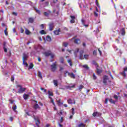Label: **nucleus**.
I'll use <instances>...</instances> for the list:
<instances>
[{
	"label": "nucleus",
	"mask_w": 127,
	"mask_h": 127,
	"mask_svg": "<svg viewBox=\"0 0 127 127\" xmlns=\"http://www.w3.org/2000/svg\"><path fill=\"white\" fill-rule=\"evenodd\" d=\"M52 59H53V58H54V57L55 56V55L53 54H52V53H51V55H50Z\"/></svg>",
	"instance_id": "nucleus-51"
},
{
	"label": "nucleus",
	"mask_w": 127,
	"mask_h": 127,
	"mask_svg": "<svg viewBox=\"0 0 127 127\" xmlns=\"http://www.w3.org/2000/svg\"><path fill=\"white\" fill-rule=\"evenodd\" d=\"M70 18H71V19H75L76 18L75 16H72V15H70Z\"/></svg>",
	"instance_id": "nucleus-58"
},
{
	"label": "nucleus",
	"mask_w": 127,
	"mask_h": 127,
	"mask_svg": "<svg viewBox=\"0 0 127 127\" xmlns=\"http://www.w3.org/2000/svg\"><path fill=\"white\" fill-rule=\"evenodd\" d=\"M25 33L26 34V35H29V34H31V32L26 28L25 30Z\"/></svg>",
	"instance_id": "nucleus-14"
},
{
	"label": "nucleus",
	"mask_w": 127,
	"mask_h": 127,
	"mask_svg": "<svg viewBox=\"0 0 127 127\" xmlns=\"http://www.w3.org/2000/svg\"><path fill=\"white\" fill-rule=\"evenodd\" d=\"M11 81L12 82H13V81H14V76H11Z\"/></svg>",
	"instance_id": "nucleus-54"
},
{
	"label": "nucleus",
	"mask_w": 127,
	"mask_h": 127,
	"mask_svg": "<svg viewBox=\"0 0 127 127\" xmlns=\"http://www.w3.org/2000/svg\"><path fill=\"white\" fill-rule=\"evenodd\" d=\"M1 26H2L3 27H7V26H6V24H4V23H1Z\"/></svg>",
	"instance_id": "nucleus-55"
},
{
	"label": "nucleus",
	"mask_w": 127,
	"mask_h": 127,
	"mask_svg": "<svg viewBox=\"0 0 127 127\" xmlns=\"http://www.w3.org/2000/svg\"><path fill=\"white\" fill-rule=\"evenodd\" d=\"M67 63L69 64L70 66H73V63H72V61L69 59L67 61Z\"/></svg>",
	"instance_id": "nucleus-29"
},
{
	"label": "nucleus",
	"mask_w": 127,
	"mask_h": 127,
	"mask_svg": "<svg viewBox=\"0 0 127 127\" xmlns=\"http://www.w3.org/2000/svg\"><path fill=\"white\" fill-rule=\"evenodd\" d=\"M94 15L95 16H96V17H98V16H99V13L96 12H94Z\"/></svg>",
	"instance_id": "nucleus-52"
},
{
	"label": "nucleus",
	"mask_w": 127,
	"mask_h": 127,
	"mask_svg": "<svg viewBox=\"0 0 127 127\" xmlns=\"http://www.w3.org/2000/svg\"><path fill=\"white\" fill-rule=\"evenodd\" d=\"M74 43L75 44H80L81 43V40L79 39H75Z\"/></svg>",
	"instance_id": "nucleus-11"
},
{
	"label": "nucleus",
	"mask_w": 127,
	"mask_h": 127,
	"mask_svg": "<svg viewBox=\"0 0 127 127\" xmlns=\"http://www.w3.org/2000/svg\"><path fill=\"white\" fill-rule=\"evenodd\" d=\"M83 88H84V86L83 85H80L79 87V90L80 91H82V89H83Z\"/></svg>",
	"instance_id": "nucleus-37"
},
{
	"label": "nucleus",
	"mask_w": 127,
	"mask_h": 127,
	"mask_svg": "<svg viewBox=\"0 0 127 127\" xmlns=\"http://www.w3.org/2000/svg\"><path fill=\"white\" fill-rule=\"evenodd\" d=\"M79 50H80L79 49V48L76 49L75 51L74 52V54H76V53H78V52H79Z\"/></svg>",
	"instance_id": "nucleus-46"
},
{
	"label": "nucleus",
	"mask_w": 127,
	"mask_h": 127,
	"mask_svg": "<svg viewBox=\"0 0 127 127\" xmlns=\"http://www.w3.org/2000/svg\"><path fill=\"white\" fill-rule=\"evenodd\" d=\"M27 60V55L25 54H23V62Z\"/></svg>",
	"instance_id": "nucleus-12"
},
{
	"label": "nucleus",
	"mask_w": 127,
	"mask_h": 127,
	"mask_svg": "<svg viewBox=\"0 0 127 127\" xmlns=\"http://www.w3.org/2000/svg\"><path fill=\"white\" fill-rule=\"evenodd\" d=\"M48 26H49V30H50V31H52V30L54 29V27H55V25H54V22H51L49 23L48 24Z\"/></svg>",
	"instance_id": "nucleus-5"
},
{
	"label": "nucleus",
	"mask_w": 127,
	"mask_h": 127,
	"mask_svg": "<svg viewBox=\"0 0 127 127\" xmlns=\"http://www.w3.org/2000/svg\"><path fill=\"white\" fill-rule=\"evenodd\" d=\"M121 34L123 36H125L126 35V30L125 29V28H123L121 30Z\"/></svg>",
	"instance_id": "nucleus-10"
},
{
	"label": "nucleus",
	"mask_w": 127,
	"mask_h": 127,
	"mask_svg": "<svg viewBox=\"0 0 127 127\" xmlns=\"http://www.w3.org/2000/svg\"><path fill=\"white\" fill-rule=\"evenodd\" d=\"M51 103H52L53 105H55L54 100H53V99H51Z\"/></svg>",
	"instance_id": "nucleus-63"
},
{
	"label": "nucleus",
	"mask_w": 127,
	"mask_h": 127,
	"mask_svg": "<svg viewBox=\"0 0 127 127\" xmlns=\"http://www.w3.org/2000/svg\"><path fill=\"white\" fill-rule=\"evenodd\" d=\"M89 57V55H84V58H85L86 60H88V58Z\"/></svg>",
	"instance_id": "nucleus-41"
},
{
	"label": "nucleus",
	"mask_w": 127,
	"mask_h": 127,
	"mask_svg": "<svg viewBox=\"0 0 127 127\" xmlns=\"http://www.w3.org/2000/svg\"><path fill=\"white\" fill-rule=\"evenodd\" d=\"M23 64L25 65L26 67H28V64H27L25 61L23 62Z\"/></svg>",
	"instance_id": "nucleus-34"
},
{
	"label": "nucleus",
	"mask_w": 127,
	"mask_h": 127,
	"mask_svg": "<svg viewBox=\"0 0 127 127\" xmlns=\"http://www.w3.org/2000/svg\"><path fill=\"white\" fill-rule=\"evenodd\" d=\"M12 14H13V15H15V16H17V12H13L12 13Z\"/></svg>",
	"instance_id": "nucleus-50"
},
{
	"label": "nucleus",
	"mask_w": 127,
	"mask_h": 127,
	"mask_svg": "<svg viewBox=\"0 0 127 127\" xmlns=\"http://www.w3.org/2000/svg\"><path fill=\"white\" fill-rule=\"evenodd\" d=\"M9 121H10V122H12V121H13V117H10Z\"/></svg>",
	"instance_id": "nucleus-62"
},
{
	"label": "nucleus",
	"mask_w": 127,
	"mask_h": 127,
	"mask_svg": "<svg viewBox=\"0 0 127 127\" xmlns=\"http://www.w3.org/2000/svg\"><path fill=\"white\" fill-rule=\"evenodd\" d=\"M45 3L47 6H48L49 5V2L48 1L45 2Z\"/></svg>",
	"instance_id": "nucleus-60"
},
{
	"label": "nucleus",
	"mask_w": 127,
	"mask_h": 127,
	"mask_svg": "<svg viewBox=\"0 0 127 127\" xmlns=\"http://www.w3.org/2000/svg\"><path fill=\"white\" fill-rule=\"evenodd\" d=\"M69 45V44L68 43L64 42L63 43V46H64V47H67Z\"/></svg>",
	"instance_id": "nucleus-30"
},
{
	"label": "nucleus",
	"mask_w": 127,
	"mask_h": 127,
	"mask_svg": "<svg viewBox=\"0 0 127 127\" xmlns=\"http://www.w3.org/2000/svg\"><path fill=\"white\" fill-rule=\"evenodd\" d=\"M92 63L93 65H95V66H97V65H98V64L95 61H93Z\"/></svg>",
	"instance_id": "nucleus-47"
},
{
	"label": "nucleus",
	"mask_w": 127,
	"mask_h": 127,
	"mask_svg": "<svg viewBox=\"0 0 127 127\" xmlns=\"http://www.w3.org/2000/svg\"><path fill=\"white\" fill-rule=\"evenodd\" d=\"M83 53H84V51H80L79 59H82L83 58Z\"/></svg>",
	"instance_id": "nucleus-25"
},
{
	"label": "nucleus",
	"mask_w": 127,
	"mask_h": 127,
	"mask_svg": "<svg viewBox=\"0 0 127 127\" xmlns=\"http://www.w3.org/2000/svg\"><path fill=\"white\" fill-rule=\"evenodd\" d=\"M67 74H68V76L70 77L72 79H75L76 78V75L74 74V72H71V73L68 71H64V77H67Z\"/></svg>",
	"instance_id": "nucleus-1"
},
{
	"label": "nucleus",
	"mask_w": 127,
	"mask_h": 127,
	"mask_svg": "<svg viewBox=\"0 0 127 127\" xmlns=\"http://www.w3.org/2000/svg\"><path fill=\"white\" fill-rule=\"evenodd\" d=\"M126 72H127V66L124 67L123 71L121 73V75H123V77H127V73H126Z\"/></svg>",
	"instance_id": "nucleus-6"
},
{
	"label": "nucleus",
	"mask_w": 127,
	"mask_h": 127,
	"mask_svg": "<svg viewBox=\"0 0 127 127\" xmlns=\"http://www.w3.org/2000/svg\"><path fill=\"white\" fill-rule=\"evenodd\" d=\"M108 82L109 83H111L112 81L110 80V79L109 78V76L107 75H105L103 77V84L105 85V86H107L108 85Z\"/></svg>",
	"instance_id": "nucleus-2"
},
{
	"label": "nucleus",
	"mask_w": 127,
	"mask_h": 127,
	"mask_svg": "<svg viewBox=\"0 0 127 127\" xmlns=\"http://www.w3.org/2000/svg\"><path fill=\"white\" fill-rule=\"evenodd\" d=\"M97 79V77L95 75V74H93V80H96Z\"/></svg>",
	"instance_id": "nucleus-61"
},
{
	"label": "nucleus",
	"mask_w": 127,
	"mask_h": 127,
	"mask_svg": "<svg viewBox=\"0 0 127 127\" xmlns=\"http://www.w3.org/2000/svg\"><path fill=\"white\" fill-rule=\"evenodd\" d=\"M114 99H115L116 100H119V97L117 96V95H115L114 96Z\"/></svg>",
	"instance_id": "nucleus-49"
},
{
	"label": "nucleus",
	"mask_w": 127,
	"mask_h": 127,
	"mask_svg": "<svg viewBox=\"0 0 127 127\" xmlns=\"http://www.w3.org/2000/svg\"><path fill=\"white\" fill-rule=\"evenodd\" d=\"M17 109V106L16 105H14V106L12 107V110L14 111V112H15V110Z\"/></svg>",
	"instance_id": "nucleus-38"
},
{
	"label": "nucleus",
	"mask_w": 127,
	"mask_h": 127,
	"mask_svg": "<svg viewBox=\"0 0 127 127\" xmlns=\"http://www.w3.org/2000/svg\"><path fill=\"white\" fill-rule=\"evenodd\" d=\"M28 21L30 23H33L34 22V19L32 17H29L28 18Z\"/></svg>",
	"instance_id": "nucleus-15"
},
{
	"label": "nucleus",
	"mask_w": 127,
	"mask_h": 127,
	"mask_svg": "<svg viewBox=\"0 0 127 127\" xmlns=\"http://www.w3.org/2000/svg\"><path fill=\"white\" fill-rule=\"evenodd\" d=\"M39 33L42 34V35H43V34H46V32L44 30H42L40 31Z\"/></svg>",
	"instance_id": "nucleus-24"
},
{
	"label": "nucleus",
	"mask_w": 127,
	"mask_h": 127,
	"mask_svg": "<svg viewBox=\"0 0 127 127\" xmlns=\"http://www.w3.org/2000/svg\"><path fill=\"white\" fill-rule=\"evenodd\" d=\"M28 97L29 96L27 94H24L23 95V98L24 100H27V99H28Z\"/></svg>",
	"instance_id": "nucleus-28"
},
{
	"label": "nucleus",
	"mask_w": 127,
	"mask_h": 127,
	"mask_svg": "<svg viewBox=\"0 0 127 127\" xmlns=\"http://www.w3.org/2000/svg\"><path fill=\"white\" fill-rule=\"evenodd\" d=\"M44 14L45 16H48L49 15V13H48L47 12H44Z\"/></svg>",
	"instance_id": "nucleus-43"
},
{
	"label": "nucleus",
	"mask_w": 127,
	"mask_h": 127,
	"mask_svg": "<svg viewBox=\"0 0 127 127\" xmlns=\"http://www.w3.org/2000/svg\"><path fill=\"white\" fill-rule=\"evenodd\" d=\"M64 122V119L63 117L61 118V120H60V123L62 124V123H63Z\"/></svg>",
	"instance_id": "nucleus-44"
},
{
	"label": "nucleus",
	"mask_w": 127,
	"mask_h": 127,
	"mask_svg": "<svg viewBox=\"0 0 127 127\" xmlns=\"http://www.w3.org/2000/svg\"><path fill=\"white\" fill-rule=\"evenodd\" d=\"M101 113L99 112H94L92 114L93 117H100L101 116Z\"/></svg>",
	"instance_id": "nucleus-9"
},
{
	"label": "nucleus",
	"mask_w": 127,
	"mask_h": 127,
	"mask_svg": "<svg viewBox=\"0 0 127 127\" xmlns=\"http://www.w3.org/2000/svg\"><path fill=\"white\" fill-rule=\"evenodd\" d=\"M38 76L39 78H40V79H42V74H41V72L40 71L38 72Z\"/></svg>",
	"instance_id": "nucleus-21"
},
{
	"label": "nucleus",
	"mask_w": 127,
	"mask_h": 127,
	"mask_svg": "<svg viewBox=\"0 0 127 127\" xmlns=\"http://www.w3.org/2000/svg\"><path fill=\"white\" fill-rule=\"evenodd\" d=\"M35 10H36V12L38 13V14H41V12H40V10L36 9V8H34Z\"/></svg>",
	"instance_id": "nucleus-31"
},
{
	"label": "nucleus",
	"mask_w": 127,
	"mask_h": 127,
	"mask_svg": "<svg viewBox=\"0 0 127 127\" xmlns=\"http://www.w3.org/2000/svg\"><path fill=\"white\" fill-rule=\"evenodd\" d=\"M58 126L60 127H63V125H61L60 123H58Z\"/></svg>",
	"instance_id": "nucleus-64"
},
{
	"label": "nucleus",
	"mask_w": 127,
	"mask_h": 127,
	"mask_svg": "<svg viewBox=\"0 0 127 127\" xmlns=\"http://www.w3.org/2000/svg\"><path fill=\"white\" fill-rule=\"evenodd\" d=\"M48 94L50 96H53V93L50 91H48Z\"/></svg>",
	"instance_id": "nucleus-36"
},
{
	"label": "nucleus",
	"mask_w": 127,
	"mask_h": 127,
	"mask_svg": "<svg viewBox=\"0 0 127 127\" xmlns=\"http://www.w3.org/2000/svg\"><path fill=\"white\" fill-rule=\"evenodd\" d=\"M4 33L5 35H6V36H7V35H8V33L7 32V27H6L5 28V30H4Z\"/></svg>",
	"instance_id": "nucleus-20"
},
{
	"label": "nucleus",
	"mask_w": 127,
	"mask_h": 127,
	"mask_svg": "<svg viewBox=\"0 0 127 127\" xmlns=\"http://www.w3.org/2000/svg\"><path fill=\"white\" fill-rule=\"evenodd\" d=\"M70 23H75V19H71V20H70Z\"/></svg>",
	"instance_id": "nucleus-42"
},
{
	"label": "nucleus",
	"mask_w": 127,
	"mask_h": 127,
	"mask_svg": "<svg viewBox=\"0 0 127 127\" xmlns=\"http://www.w3.org/2000/svg\"><path fill=\"white\" fill-rule=\"evenodd\" d=\"M97 51H93V55H95L96 56V55H97Z\"/></svg>",
	"instance_id": "nucleus-56"
},
{
	"label": "nucleus",
	"mask_w": 127,
	"mask_h": 127,
	"mask_svg": "<svg viewBox=\"0 0 127 127\" xmlns=\"http://www.w3.org/2000/svg\"><path fill=\"white\" fill-rule=\"evenodd\" d=\"M33 67H34V64L32 63L30 64L28 70H30V69H33Z\"/></svg>",
	"instance_id": "nucleus-17"
},
{
	"label": "nucleus",
	"mask_w": 127,
	"mask_h": 127,
	"mask_svg": "<svg viewBox=\"0 0 127 127\" xmlns=\"http://www.w3.org/2000/svg\"><path fill=\"white\" fill-rule=\"evenodd\" d=\"M44 55L46 56V57H49V56H50L51 55V51H48L47 52H45L43 53Z\"/></svg>",
	"instance_id": "nucleus-7"
},
{
	"label": "nucleus",
	"mask_w": 127,
	"mask_h": 127,
	"mask_svg": "<svg viewBox=\"0 0 127 127\" xmlns=\"http://www.w3.org/2000/svg\"><path fill=\"white\" fill-rule=\"evenodd\" d=\"M64 69V68H63V67H62V66L60 67V71H63Z\"/></svg>",
	"instance_id": "nucleus-57"
},
{
	"label": "nucleus",
	"mask_w": 127,
	"mask_h": 127,
	"mask_svg": "<svg viewBox=\"0 0 127 127\" xmlns=\"http://www.w3.org/2000/svg\"><path fill=\"white\" fill-rule=\"evenodd\" d=\"M41 29H44V24H42L40 25Z\"/></svg>",
	"instance_id": "nucleus-45"
},
{
	"label": "nucleus",
	"mask_w": 127,
	"mask_h": 127,
	"mask_svg": "<svg viewBox=\"0 0 127 127\" xmlns=\"http://www.w3.org/2000/svg\"><path fill=\"white\" fill-rule=\"evenodd\" d=\"M109 102H110V103H111V104H114V105L116 104V101L113 100L112 99H110Z\"/></svg>",
	"instance_id": "nucleus-32"
},
{
	"label": "nucleus",
	"mask_w": 127,
	"mask_h": 127,
	"mask_svg": "<svg viewBox=\"0 0 127 127\" xmlns=\"http://www.w3.org/2000/svg\"><path fill=\"white\" fill-rule=\"evenodd\" d=\"M97 75H100V74H102V73H103V70L99 68H97Z\"/></svg>",
	"instance_id": "nucleus-18"
},
{
	"label": "nucleus",
	"mask_w": 127,
	"mask_h": 127,
	"mask_svg": "<svg viewBox=\"0 0 127 127\" xmlns=\"http://www.w3.org/2000/svg\"><path fill=\"white\" fill-rule=\"evenodd\" d=\"M33 108L35 109V110H37V109L39 108V105H38V104L36 103L34 105Z\"/></svg>",
	"instance_id": "nucleus-22"
},
{
	"label": "nucleus",
	"mask_w": 127,
	"mask_h": 127,
	"mask_svg": "<svg viewBox=\"0 0 127 127\" xmlns=\"http://www.w3.org/2000/svg\"><path fill=\"white\" fill-rule=\"evenodd\" d=\"M17 87L20 88L18 90V93H19V94H22V93L25 92V90H26V88H22V86L20 85H17Z\"/></svg>",
	"instance_id": "nucleus-4"
},
{
	"label": "nucleus",
	"mask_w": 127,
	"mask_h": 127,
	"mask_svg": "<svg viewBox=\"0 0 127 127\" xmlns=\"http://www.w3.org/2000/svg\"><path fill=\"white\" fill-rule=\"evenodd\" d=\"M86 125L84 124V123H81L79 125H78V127H85Z\"/></svg>",
	"instance_id": "nucleus-26"
},
{
	"label": "nucleus",
	"mask_w": 127,
	"mask_h": 127,
	"mask_svg": "<svg viewBox=\"0 0 127 127\" xmlns=\"http://www.w3.org/2000/svg\"><path fill=\"white\" fill-rule=\"evenodd\" d=\"M60 63L62 64H64V58H63V57H61L60 58Z\"/></svg>",
	"instance_id": "nucleus-27"
},
{
	"label": "nucleus",
	"mask_w": 127,
	"mask_h": 127,
	"mask_svg": "<svg viewBox=\"0 0 127 127\" xmlns=\"http://www.w3.org/2000/svg\"><path fill=\"white\" fill-rule=\"evenodd\" d=\"M47 41H49V42H51V41H52V39H51V37H50V36H47Z\"/></svg>",
	"instance_id": "nucleus-19"
},
{
	"label": "nucleus",
	"mask_w": 127,
	"mask_h": 127,
	"mask_svg": "<svg viewBox=\"0 0 127 127\" xmlns=\"http://www.w3.org/2000/svg\"><path fill=\"white\" fill-rule=\"evenodd\" d=\"M57 102L58 105H62L63 104L61 103V99H60Z\"/></svg>",
	"instance_id": "nucleus-40"
},
{
	"label": "nucleus",
	"mask_w": 127,
	"mask_h": 127,
	"mask_svg": "<svg viewBox=\"0 0 127 127\" xmlns=\"http://www.w3.org/2000/svg\"><path fill=\"white\" fill-rule=\"evenodd\" d=\"M53 83L55 87H58V80H57V79H54Z\"/></svg>",
	"instance_id": "nucleus-13"
},
{
	"label": "nucleus",
	"mask_w": 127,
	"mask_h": 127,
	"mask_svg": "<svg viewBox=\"0 0 127 127\" xmlns=\"http://www.w3.org/2000/svg\"><path fill=\"white\" fill-rule=\"evenodd\" d=\"M71 111H72V116H74V115H75V109L72 108L71 109Z\"/></svg>",
	"instance_id": "nucleus-35"
},
{
	"label": "nucleus",
	"mask_w": 127,
	"mask_h": 127,
	"mask_svg": "<svg viewBox=\"0 0 127 127\" xmlns=\"http://www.w3.org/2000/svg\"><path fill=\"white\" fill-rule=\"evenodd\" d=\"M67 103L68 104H73V101H72V99H69L67 100Z\"/></svg>",
	"instance_id": "nucleus-33"
},
{
	"label": "nucleus",
	"mask_w": 127,
	"mask_h": 127,
	"mask_svg": "<svg viewBox=\"0 0 127 127\" xmlns=\"http://www.w3.org/2000/svg\"><path fill=\"white\" fill-rule=\"evenodd\" d=\"M60 32H61L60 28H59L58 30H55L54 31V33L55 35H59Z\"/></svg>",
	"instance_id": "nucleus-8"
},
{
	"label": "nucleus",
	"mask_w": 127,
	"mask_h": 127,
	"mask_svg": "<svg viewBox=\"0 0 127 127\" xmlns=\"http://www.w3.org/2000/svg\"><path fill=\"white\" fill-rule=\"evenodd\" d=\"M83 68H84V69H86V70H89L90 68L87 64H84L82 65Z\"/></svg>",
	"instance_id": "nucleus-23"
},
{
	"label": "nucleus",
	"mask_w": 127,
	"mask_h": 127,
	"mask_svg": "<svg viewBox=\"0 0 127 127\" xmlns=\"http://www.w3.org/2000/svg\"><path fill=\"white\" fill-rule=\"evenodd\" d=\"M40 90H41V91H44L45 93H46V89H44V88H41Z\"/></svg>",
	"instance_id": "nucleus-53"
},
{
	"label": "nucleus",
	"mask_w": 127,
	"mask_h": 127,
	"mask_svg": "<svg viewBox=\"0 0 127 127\" xmlns=\"http://www.w3.org/2000/svg\"><path fill=\"white\" fill-rule=\"evenodd\" d=\"M76 86V85L73 84L72 85H68L67 86H66V89H68V90H71V89L72 88H75V86Z\"/></svg>",
	"instance_id": "nucleus-16"
},
{
	"label": "nucleus",
	"mask_w": 127,
	"mask_h": 127,
	"mask_svg": "<svg viewBox=\"0 0 127 127\" xmlns=\"http://www.w3.org/2000/svg\"><path fill=\"white\" fill-rule=\"evenodd\" d=\"M108 102H109V99L108 98H106L105 99V104H108Z\"/></svg>",
	"instance_id": "nucleus-59"
},
{
	"label": "nucleus",
	"mask_w": 127,
	"mask_h": 127,
	"mask_svg": "<svg viewBox=\"0 0 127 127\" xmlns=\"http://www.w3.org/2000/svg\"><path fill=\"white\" fill-rule=\"evenodd\" d=\"M56 63H57V62H55L51 65V70L52 72H55V71L57 70V64H56Z\"/></svg>",
	"instance_id": "nucleus-3"
},
{
	"label": "nucleus",
	"mask_w": 127,
	"mask_h": 127,
	"mask_svg": "<svg viewBox=\"0 0 127 127\" xmlns=\"http://www.w3.org/2000/svg\"><path fill=\"white\" fill-rule=\"evenodd\" d=\"M96 4L97 5V6H100V4L99 3V2H98V0H96Z\"/></svg>",
	"instance_id": "nucleus-48"
},
{
	"label": "nucleus",
	"mask_w": 127,
	"mask_h": 127,
	"mask_svg": "<svg viewBox=\"0 0 127 127\" xmlns=\"http://www.w3.org/2000/svg\"><path fill=\"white\" fill-rule=\"evenodd\" d=\"M20 31L21 32V33H24V29H23V28H22V27H21Z\"/></svg>",
	"instance_id": "nucleus-39"
}]
</instances>
